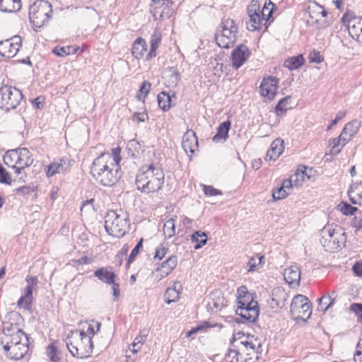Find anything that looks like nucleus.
<instances>
[{
  "instance_id": "obj_59",
  "label": "nucleus",
  "mask_w": 362,
  "mask_h": 362,
  "mask_svg": "<svg viewBox=\"0 0 362 362\" xmlns=\"http://www.w3.org/2000/svg\"><path fill=\"white\" fill-rule=\"evenodd\" d=\"M148 119V114L146 112V111L141 112H134L132 116V121L137 123L144 122Z\"/></svg>"
},
{
  "instance_id": "obj_42",
  "label": "nucleus",
  "mask_w": 362,
  "mask_h": 362,
  "mask_svg": "<svg viewBox=\"0 0 362 362\" xmlns=\"http://www.w3.org/2000/svg\"><path fill=\"white\" fill-rule=\"evenodd\" d=\"M157 100L158 106L163 111H167L170 109L171 98L168 93L164 91L161 92L158 95Z\"/></svg>"
},
{
  "instance_id": "obj_5",
  "label": "nucleus",
  "mask_w": 362,
  "mask_h": 362,
  "mask_svg": "<svg viewBox=\"0 0 362 362\" xmlns=\"http://www.w3.org/2000/svg\"><path fill=\"white\" fill-rule=\"evenodd\" d=\"M236 314L249 322H255L259 316V307L257 301L254 300L252 293L248 292L245 286L237 290Z\"/></svg>"
},
{
  "instance_id": "obj_61",
  "label": "nucleus",
  "mask_w": 362,
  "mask_h": 362,
  "mask_svg": "<svg viewBox=\"0 0 362 362\" xmlns=\"http://www.w3.org/2000/svg\"><path fill=\"white\" fill-rule=\"evenodd\" d=\"M354 362H362V338L356 346V351L354 356Z\"/></svg>"
},
{
  "instance_id": "obj_35",
  "label": "nucleus",
  "mask_w": 362,
  "mask_h": 362,
  "mask_svg": "<svg viewBox=\"0 0 362 362\" xmlns=\"http://www.w3.org/2000/svg\"><path fill=\"white\" fill-rule=\"evenodd\" d=\"M231 123L229 120L223 122L218 127V132L212 138V141L215 143L225 141L228 136V132L230 129Z\"/></svg>"
},
{
  "instance_id": "obj_13",
  "label": "nucleus",
  "mask_w": 362,
  "mask_h": 362,
  "mask_svg": "<svg viewBox=\"0 0 362 362\" xmlns=\"http://www.w3.org/2000/svg\"><path fill=\"white\" fill-rule=\"evenodd\" d=\"M305 170L306 168L305 166H302L301 168H298L295 175L291 176L290 179L284 180L281 186L273 191V199L274 200H279L286 198L290 193L293 182H295V185H297L298 183L301 184L305 181V176L309 178V177L305 174Z\"/></svg>"
},
{
  "instance_id": "obj_22",
  "label": "nucleus",
  "mask_w": 362,
  "mask_h": 362,
  "mask_svg": "<svg viewBox=\"0 0 362 362\" xmlns=\"http://www.w3.org/2000/svg\"><path fill=\"white\" fill-rule=\"evenodd\" d=\"M4 350L6 355L11 359L19 360L22 358L28 351L29 343L18 344L14 345H4Z\"/></svg>"
},
{
  "instance_id": "obj_17",
  "label": "nucleus",
  "mask_w": 362,
  "mask_h": 362,
  "mask_svg": "<svg viewBox=\"0 0 362 362\" xmlns=\"http://www.w3.org/2000/svg\"><path fill=\"white\" fill-rule=\"evenodd\" d=\"M249 21L247 28L250 31L259 30L262 25H267L264 17L260 15V8L257 2H252L247 8Z\"/></svg>"
},
{
  "instance_id": "obj_63",
  "label": "nucleus",
  "mask_w": 362,
  "mask_h": 362,
  "mask_svg": "<svg viewBox=\"0 0 362 362\" xmlns=\"http://www.w3.org/2000/svg\"><path fill=\"white\" fill-rule=\"evenodd\" d=\"M354 274L357 276H361L362 277V262H357L352 268Z\"/></svg>"
},
{
  "instance_id": "obj_50",
  "label": "nucleus",
  "mask_w": 362,
  "mask_h": 362,
  "mask_svg": "<svg viewBox=\"0 0 362 362\" xmlns=\"http://www.w3.org/2000/svg\"><path fill=\"white\" fill-rule=\"evenodd\" d=\"M240 353L238 350H229L224 358V362H242L240 360Z\"/></svg>"
},
{
  "instance_id": "obj_29",
  "label": "nucleus",
  "mask_w": 362,
  "mask_h": 362,
  "mask_svg": "<svg viewBox=\"0 0 362 362\" xmlns=\"http://www.w3.org/2000/svg\"><path fill=\"white\" fill-rule=\"evenodd\" d=\"M361 123L357 119L352 120L344 126L340 134V137L343 138V146L358 132Z\"/></svg>"
},
{
  "instance_id": "obj_37",
  "label": "nucleus",
  "mask_w": 362,
  "mask_h": 362,
  "mask_svg": "<svg viewBox=\"0 0 362 362\" xmlns=\"http://www.w3.org/2000/svg\"><path fill=\"white\" fill-rule=\"evenodd\" d=\"M337 293L332 291L329 295H324L318 299V310L325 313L334 303Z\"/></svg>"
},
{
  "instance_id": "obj_4",
  "label": "nucleus",
  "mask_w": 362,
  "mask_h": 362,
  "mask_svg": "<svg viewBox=\"0 0 362 362\" xmlns=\"http://www.w3.org/2000/svg\"><path fill=\"white\" fill-rule=\"evenodd\" d=\"M22 321L23 318L19 313L12 312L8 315V320L3 322V346L29 343L27 334L21 329Z\"/></svg>"
},
{
  "instance_id": "obj_32",
  "label": "nucleus",
  "mask_w": 362,
  "mask_h": 362,
  "mask_svg": "<svg viewBox=\"0 0 362 362\" xmlns=\"http://www.w3.org/2000/svg\"><path fill=\"white\" fill-rule=\"evenodd\" d=\"M284 151V141L281 139L274 140L267 151L266 159L276 160Z\"/></svg>"
},
{
  "instance_id": "obj_33",
  "label": "nucleus",
  "mask_w": 362,
  "mask_h": 362,
  "mask_svg": "<svg viewBox=\"0 0 362 362\" xmlns=\"http://www.w3.org/2000/svg\"><path fill=\"white\" fill-rule=\"evenodd\" d=\"M349 197L351 202L354 204H362V182H356L351 185L349 192Z\"/></svg>"
},
{
  "instance_id": "obj_41",
  "label": "nucleus",
  "mask_w": 362,
  "mask_h": 362,
  "mask_svg": "<svg viewBox=\"0 0 362 362\" xmlns=\"http://www.w3.org/2000/svg\"><path fill=\"white\" fill-rule=\"evenodd\" d=\"M192 241L196 243L194 246V250H199L206 245L207 237L205 233L197 231L192 235Z\"/></svg>"
},
{
  "instance_id": "obj_8",
  "label": "nucleus",
  "mask_w": 362,
  "mask_h": 362,
  "mask_svg": "<svg viewBox=\"0 0 362 362\" xmlns=\"http://www.w3.org/2000/svg\"><path fill=\"white\" fill-rule=\"evenodd\" d=\"M305 17L308 25L317 30L325 29L331 25L327 12L323 6L313 1L308 6Z\"/></svg>"
},
{
  "instance_id": "obj_27",
  "label": "nucleus",
  "mask_w": 362,
  "mask_h": 362,
  "mask_svg": "<svg viewBox=\"0 0 362 362\" xmlns=\"http://www.w3.org/2000/svg\"><path fill=\"white\" fill-rule=\"evenodd\" d=\"M285 281L291 286H298L300 280V270L296 264L291 265L284 270Z\"/></svg>"
},
{
  "instance_id": "obj_15",
  "label": "nucleus",
  "mask_w": 362,
  "mask_h": 362,
  "mask_svg": "<svg viewBox=\"0 0 362 362\" xmlns=\"http://www.w3.org/2000/svg\"><path fill=\"white\" fill-rule=\"evenodd\" d=\"M23 98L20 90L11 86L0 88V107L8 111L16 108Z\"/></svg>"
},
{
  "instance_id": "obj_21",
  "label": "nucleus",
  "mask_w": 362,
  "mask_h": 362,
  "mask_svg": "<svg viewBox=\"0 0 362 362\" xmlns=\"http://www.w3.org/2000/svg\"><path fill=\"white\" fill-rule=\"evenodd\" d=\"M182 146L185 153L189 156L198 151V139L195 132L192 130H187L182 136Z\"/></svg>"
},
{
  "instance_id": "obj_43",
  "label": "nucleus",
  "mask_w": 362,
  "mask_h": 362,
  "mask_svg": "<svg viewBox=\"0 0 362 362\" xmlns=\"http://www.w3.org/2000/svg\"><path fill=\"white\" fill-rule=\"evenodd\" d=\"M78 48L73 46L56 47L53 49V53L59 57H64L71 54H76Z\"/></svg>"
},
{
  "instance_id": "obj_11",
  "label": "nucleus",
  "mask_w": 362,
  "mask_h": 362,
  "mask_svg": "<svg viewBox=\"0 0 362 362\" xmlns=\"http://www.w3.org/2000/svg\"><path fill=\"white\" fill-rule=\"evenodd\" d=\"M238 28L230 18L223 19L221 23V30L216 35V42L221 48H229L237 40Z\"/></svg>"
},
{
  "instance_id": "obj_39",
  "label": "nucleus",
  "mask_w": 362,
  "mask_h": 362,
  "mask_svg": "<svg viewBox=\"0 0 362 362\" xmlns=\"http://www.w3.org/2000/svg\"><path fill=\"white\" fill-rule=\"evenodd\" d=\"M193 222L192 219H190L186 216H180L179 218V222L176 224L177 227V234L180 236L185 235L188 230L191 228V225Z\"/></svg>"
},
{
  "instance_id": "obj_48",
  "label": "nucleus",
  "mask_w": 362,
  "mask_h": 362,
  "mask_svg": "<svg viewBox=\"0 0 362 362\" xmlns=\"http://www.w3.org/2000/svg\"><path fill=\"white\" fill-rule=\"evenodd\" d=\"M290 100L291 97L287 96L279 101L276 106V112L278 115H282L288 109V105Z\"/></svg>"
},
{
  "instance_id": "obj_28",
  "label": "nucleus",
  "mask_w": 362,
  "mask_h": 362,
  "mask_svg": "<svg viewBox=\"0 0 362 362\" xmlns=\"http://www.w3.org/2000/svg\"><path fill=\"white\" fill-rule=\"evenodd\" d=\"M162 40V33L159 30H155L150 37V50L146 56V60L149 61L157 55V49Z\"/></svg>"
},
{
  "instance_id": "obj_6",
  "label": "nucleus",
  "mask_w": 362,
  "mask_h": 362,
  "mask_svg": "<svg viewBox=\"0 0 362 362\" xmlns=\"http://www.w3.org/2000/svg\"><path fill=\"white\" fill-rule=\"evenodd\" d=\"M320 242L325 250L334 252L345 245L346 238L344 230L339 226L327 225L320 230Z\"/></svg>"
},
{
  "instance_id": "obj_44",
  "label": "nucleus",
  "mask_w": 362,
  "mask_h": 362,
  "mask_svg": "<svg viewBox=\"0 0 362 362\" xmlns=\"http://www.w3.org/2000/svg\"><path fill=\"white\" fill-rule=\"evenodd\" d=\"M275 5L269 1L265 3L262 10H260L261 16L264 17V21L267 23L269 21L272 14L273 13Z\"/></svg>"
},
{
  "instance_id": "obj_40",
  "label": "nucleus",
  "mask_w": 362,
  "mask_h": 362,
  "mask_svg": "<svg viewBox=\"0 0 362 362\" xmlns=\"http://www.w3.org/2000/svg\"><path fill=\"white\" fill-rule=\"evenodd\" d=\"M304 64L303 55L292 57L284 62V66L290 70L297 69Z\"/></svg>"
},
{
  "instance_id": "obj_16",
  "label": "nucleus",
  "mask_w": 362,
  "mask_h": 362,
  "mask_svg": "<svg viewBox=\"0 0 362 362\" xmlns=\"http://www.w3.org/2000/svg\"><path fill=\"white\" fill-rule=\"evenodd\" d=\"M25 281L28 285L24 288L23 295L18 299L17 306L20 309L30 310L33 300V292L34 287L37 284V278L36 276H30L27 277Z\"/></svg>"
},
{
  "instance_id": "obj_26",
  "label": "nucleus",
  "mask_w": 362,
  "mask_h": 362,
  "mask_svg": "<svg viewBox=\"0 0 362 362\" xmlns=\"http://www.w3.org/2000/svg\"><path fill=\"white\" fill-rule=\"evenodd\" d=\"M347 28L353 38L362 42V18H352L347 22Z\"/></svg>"
},
{
  "instance_id": "obj_25",
  "label": "nucleus",
  "mask_w": 362,
  "mask_h": 362,
  "mask_svg": "<svg viewBox=\"0 0 362 362\" xmlns=\"http://www.w3.org/2000/svg\"><path fill=\"white\" fill-rule=\"evenodd\" d=\"M94 276L101 282L110 285L113 280L117 279V275L112 272L110 267H100L94 271Z\"/></svg>"
},
{
  "instance_id": "obj_38",
  "label": "nucleus",
  "mask_w": 362,
  "mask_h": 362,
  "mask_svg": "<svg viewBox=\"0 0 362 362\" xmlns=\"http://www.w3.org/2000/svg\"><path fill=\"white\" fill-rule=\"evenodd\" d=\"M176 219L177 216L168 219L163 225V233L165 238H171L176 234Z\"/></svg>"
},
{
  "instance_id": "obj_60",
  "label": "nucleus",
  "mask_w": 362,
  "mask_h": 362,
  "mask_svg": "<svg viewBox=\"0 0 362 362\" xmlns=\"http://www.w3.org/2000/svg\"><path fill=\"white\" fill-rule=\"evenodd\" d=\"M308 59L310 62L315 63H320L323 60V57L320 54V52L316 50H313L310 52L308 56Z\"/></svg>"
},
{
  "instance_id": "obj_2",
  "label": "nucleus",
  "mask_w": 362,
  "mask_h": 362,
  "mask_svg": "<svg viewBox=\"0 0 362 362\" xmlns=\"http://www.w3.org/2000/svg\"><path fill=\"white\" fill-rule=\"evenodd\" d=\"M100 323L93 321L84 322L80 330H72L69 334L66 344L71 354L77 358L88 357L93 351V337L100 330Z\"/></svg>"
},
{
  "instance_id": "obj_58",
  "label": "nucleus",
  "mask_w": 362,
  "mask_h": 362,
  "mask_svg": "<svg viewBox=\"0 0 362 362\" xmlns=\"http://www.w3.org/2000/svg\"><path fill=\"white\" fill-rule=\"evenodd\" d=\"M341 141L343 142V138H341L340 136L329 141L333 153L337 154L341 151V148H338Z\"/></svg>"
},
{
  "instance_id": "obj_55",
  "label": "nucleus",
  "mask_w": 362,
  "mask_h": 362,
  "mask_svg": "<svg viewBox=\"0 0 362 362\" xmlns=\"http://www.w3.org/2000/svg\"><path fill=\"white\" fill-rule=\"evenodd\" d=\"M142 242L143 240L141 239L140 241L136 244L134 248L132 250L130 255L127 259V265H129L135 259L136 255H138L140 249L142 247Z\"/></svg>"
},
{
  "instance_id": "obj_56",
  "label": "nucleus",
  "mask_w": 362,
  "mask_h": 362,
  "mask_svg": "<svg viewBox=\"0 0 362 362\" xmlns=\"http://www.w3.org/2000/svg\"><path fill=\"white\" fill-rule=\"evenodd\" d=\"M148 334V331L146 329H143L140 332V334L139 336H137L134 340V342L136 343V344L138 345V346L141 347L142 345L144 344L147 339V336Z\"/></svg>"
},
{
  "instance_id": "obj_1",
  "label": "nucleus",
  "mask_w": 362,
  "mask_h": 362,
  "mask_svg": "<svg viewBox=\"0 0 362 362\" xmlns=\"http://www.w3.org/2000/svg\"><path fill=\"white\" fill-rule=\"evenodd\" d=\"M121 149L119 147L112 150V153H101L95 158L91 165L90 173L100 185L110 187L120 177L119 165L121 161Z\"/></svg>"
},
{
  "instance_id": "obj_24",
  "label": "nucleus",
  "mask_w": 362,
  "mask_h": 362,
  "mask_svg": "<svg viewBox=\"0 0 362 362\" xmlns=\"http://www.w3.org/2000/svg\"><path fill=\"white\" fill-rule=\"evenodd\" d=\"M69 160L65 158L54 160L47 168V176L50 177L55 175L56 174L64 173L68 169L69 166Z\"/></svg>"
},
{
  "instance_id": "obj_64",
  "label": "nucleus",
  "mask_w": 362,
  "mask_h": 362,
  "mask_svg": "<svg viewBox=\"0 0 362 362\" xmlns=\"http://www.w3.org/2000/svg\"><path fill=\"white\" fill-rule=\"evenodd\" d=\"M112 284V290L113 296L116 298L119 296V284L115 281V279L113 280V283Z\"/></svg>"
},
{
  "instance_id": "obj_12",
  "label": "nucleus",
  "mask_w": 362,
  "mask_h": 362,
  "mask_svg": "<svg viewBox=\"0 0 362 362\" xmlns=\"http://www.w3.org/2000/svg\"><path fill=\"white\" fill-rule=\"evenodd\" d=\"M4 163L7 166L20 165V168H28L33 163L30 151L26 148L8 150L3 157Z\"/></svg>"
},
{
  "instance_id": "obj_23",
  "label": "nucleus",
  "mask_w": 362,
  "mask_h": 362,
  "mask_svg": "<svg viewBox=\"0 0 362 362\" xmlns=\"http://www.w3.org/2000/svg\"><path fill=\"white\" fill-rule=\"evenodd\" d=\"M156 13H160L162 19L168 18L173 13L174 2L170 0H152Z\"/></svg>"
},
{
  "instance_id": "obj_30",
  "label": "nucleus",
  "mask_w": 362,
  "mask_h": 362,
  "mask_svg": "<svg viewBox=\"0 0 362 362\" xmlns=\"http://www.w3.org/2000/svg\"><path fill=\"white\" fill-rule=\"evenodd\" d=\"M210 296L211 301L209 303V306L214 308L216 311L221 310L227 306L228 301L221 291L216 290L211 292Z\"/></svg>"
},
{
  "instance_id": "obj_51",
  "label": "nucleus",
  "mask_w": 362,
  "mask_h": 362,
  "mask_svg": "<svg viewBox=\"0 0 362 362\" xmlns=\"http://www.w3.org/2000/svg\"><path fill=\"white\" fill-rule=\"evenodd\" d=\"M180 298V293L174 290H166L165 293V301L168 304L175 302Z\"/></svg>"
},
{
  "instance_id": "obj_19",
  "label": "nucleus",
  "mask_w": 362,
  "mask_h": 362,
  "mask_svg": "<svg viewBox=\"0 0 362 362\" xmlns=\"http://www.w3.org/2000/svg\"><path fill=\"white\" fill-rule=\"evenodd\" d=\"M278 83L279 81L276 77L263 78L259 86V93L265 101H271L275 98L277 93Z\"/></svg>"
},
{
  "instance_id": "obj_46",
  "label": "nucleus",
  "mask_w": 362,
  "mask_h": 362,
  "mask_svg": "<svg viewBox=\"0 0 362 362\" xmlns=\"http://www.w3.org/2000/svg\"><path fill=\"white\" fill-rule=\"evenodd\" d=\"M264 259V255H260L259 254L255 256L251 257L247 262V271L249 272H254L257 268L258 264H261L262 261Z\"/></svg>"
},
{
  "instance_id": "obj_3",
  "label": "nucleus",
  "mask_w": 362,
  "mask_h": 362,
  "mask_svg": "<svg viewBox=\"0 0 362 362\" xmlns=\"http://www.w3.org/2000/svg\"><path fill=\"white\" fill-rule=\"evenodd\" d=\"M164 179V173L160 167L146 165L140 168L136 177V185L141 192L153 193L162 188Z\"/></svg>"
},
{
  "instance_id": "obj_10",
  "label": "nucleus",
  "mask_w": 362,
  "mask_h": 362,
  "mask_svg": "<svg viewBox=\"0 0 362 362\" xmlns=\"http://www.w3.org/2000/svg\"><path fill=\"white\" fill-rule=\"evenodd\" d=\"M237 343L236 346L240 353V358L245 355V362H254L257 360L259 356L258 354L261 349V342L254 336L247 335L244 337L243 339H240L235 341Z\"/></svg>"
},
{
  "instance_id": "obj_9",
  "label": "nucleus",
  "mask_w": 362,
  "mask_h": 362,
  "mask_svg": "<svg viewBox=\"0 0 362 362\" xmlns=\"http://www.w3.org/2000/svg\"><path fill=\"white\" fill-rule=\"evenodd\" d=\"M52 6L47 1L37 0L30 7L29 18L34 26L41 28L52 17Z\"/></svg>"
},
{
  "instance_id": "obj_20",
  "label": "nucleus",
  "mask_w": 362,
  "mask_h": 362,
  "mask_svg": "<svg viewBox=\"0 0 362 362\" xmlns=\"http://www.w3.org/2000/svg\"><path fill=\"white\" fill-rule=\"evenodd\" d=\"M250 55V52L245 45H240L236 47L231 54V62L233 67L235 69H239L247 60Z\"/></svg>"
},
{
  "instance_id": "obj_52",
  "label": "nucleus",
  "mask_w": 362,
  "mask_h": 362,
  "mask_svg": "<svg viewBox=\"0 0 362 362\" xmlns=\"http://www.w3.org/2000/svg\"><path fill=\"white\" fill-rule=\"evenodd\" d=\"M349 310L357 317V322L362 323V303H352L349 307Z\"/></svg>"
},
{
  "instance_id": "obj_54",
  "label": "nucleus",
  "mask_w": 362,
  "mask_h": 362,
  "mask_svg": "<svg viewBox=\"0 0 362 362\" xmlns=\"http://www.w3.org/2000/svg\"><path fill=\"white\" fill-rule=\"evenodd\" d=\"M169 249L165 244H160L156 250L154 258L162 259L168 253Z\"/></svg>"
},
{
  "instance_id": "obj_18",
  "label": "nucleus",
  "mask_w": 362,
  "mask_h": 362,
  "mask_svg": "<svg viewBox=\"0 0 362 362\" xmlns=\"http://www.w3.org/2000/svg\"><path fill=\"white\" fill-rule=\"evenodd\" d=\"M22 45L21 37L18 35L0 41V55L6 58H12L16 55Z\"/></svg>"
},
{
  "instance_id": "obj_7",
  "label": "nucleus",
  "mask_w": 362,
  "mask_h": 362,
  "mask_svg": "<svg viewBox=\"0 0 362 362\" xmlns=\"http://www.w3.org/2000/svg\"><path fill=\"white\" fill-rule=\"evenodd\" d=\"M129 225L128 214L122 210L110 211L105 216V230L112 236L122 237L128 231Z\"/></svg>"
},
{
  "instance_id": "obj_49",
  "label": "nucleus",
  "mask_w": 362,
  "mask_h": 362,
  "mask_svg": "<svg viewBox=\"0 0 362 362\" xmlns=\"http://www.w3.org/2000/svg\"><path fill=\"white\" fill-rule=\"evenodd\" d=\"M339 210L344 215H353L357 211V208L351 206L346 202H341L338 205Z\"/></svg>"
},
{
  "instance_id": "obj_34",
  "label": "nucleus",
  "mask_w": 362,
  "mask_h": 362,
  "mask_svg": "<svg viewBox=\"0 0 362 362\" xmlns=\"http://www.w3.org/2000/svg\"><path fill=\"white\" fill-rule=\"evenodd\" d=\"M147 45L144 39L141 37L136 38L132 47V54L137 59H141L146 52Z\"/></svg>"
},
{
  "instance_id": "obj_45",
  "label": "nucleus",
  "mask_w": 362,
  "mask_h": 362,
  "mask_svg": "<svg viewBox=\"0 0 362 362\" xmlns=\"http://www.w3.org/2000/svg\"><path fill=\"white\" fill-rule=\"evenodd\" d=\"M151 84L147 81H144L139 88V93L136 95V98L138 100L142 101V103H144L145 98L149 93L151 90Z\"/></svg>"
},
{
  "instance_id": "obj_36",
  "label": "nucleus",
  "mask_w": 362,
  "mask_h": 362,
  "mask_svg": "<svg viewBox=\"0 0 362 362\" xmlns=\"http://www.w3.org/2000/svg\"><path fill=\"white\" fill-rule=\"evenodd\" d=\"M21 8V0H0V11L1 12H16L18 11Z\"/></svg>"
},
{
  "instance_id": "obj_57",
  "label": "nucleus",
  "mask_w": 362,
  "mask_h": 362,
  "mask_svg": "<svg viewBox=\"0 0 362 362\" xmlns=\"http://www.w3.org/2000/svg\"><path fill=\"white\" fill-rule=\"evenodd\" d=\"M169 72L170 73V86H175L180 80V74L173 67L169 69Z\"/></svg>"
},
{
  "instance_id": "obj_53",
  "label": "nucleus",
  "mask_w": 362,
  "mask_h": 362,
  "mask_svg": "<svg viewBox=\"0 0 362 362\" xmlns=\"http://www.w3.org/2000/svg\"><path fill=\"white\" fill-rule=\"evenodd\" d=\"M0 183L11 185V176L6 169L0 164Z\"/></svg>"
},
{
  "instance_id": "obj_47",
  "label": "nucleus",
  "mask_w": 362,
  "mask_h": 362,
  "mask_svg": "<svg viewBox=\"0 0 362 362\" xmlns=\"http://www.w3.org/2000/svg\"><path fill=\"white\" fill-rule=\"evenodd\" d=\"M47 354L50 361L52 362H59L60 360L59 351L54 343L49 345L47 350Z\"/></svg>"
},
{
  "instance_id": "obj_62",
  "label": "nucleus",
  "mask_w": 362,
  "mask_h": 362,
  "mask_svg": "<svg viewBox=\"0 0 362 362\" xmlns=\"http://www.w3.org/2000/svg\"><path fill=\"white\" fill-rule=\"evenodd\" d=\"M204 192L207 196H216L222 194V192L211 186L204 185Z\"/></svg>"
},
{
  "instance_id": "obj_14",
  "label": "nucleus",
  "mask_w": 362,
  "mask_h": 362,
  "mask_svg": "<svg viewBox=\"0 0 362 362\" xmlns=\"http://www.w3.org/2000/svg\"><path fill=\"white\" fill-rule=\"evenodd\" d=\"M290 312L293 318L306 321L312 314L311 303L305 296L296 295L291 301Z\"/></svg>"
},
{
  "instance_id": "obj_31",
  "label": "nucleus",
  "mask_w": 362,
  "mask_h": 362,
  "mask_svg": "<svg viewBox=\"0 0 362 362\" xmlns=\"http://www.w3.org/2000/svg\"><path fill=\"white\" fill-rule=\"evenodd\" d=\"M177 258L175 255L170 256L162 264L158 267L157 272L160 273V279L166 277L176 267Z\"/></svg>"
}]
</instances>
